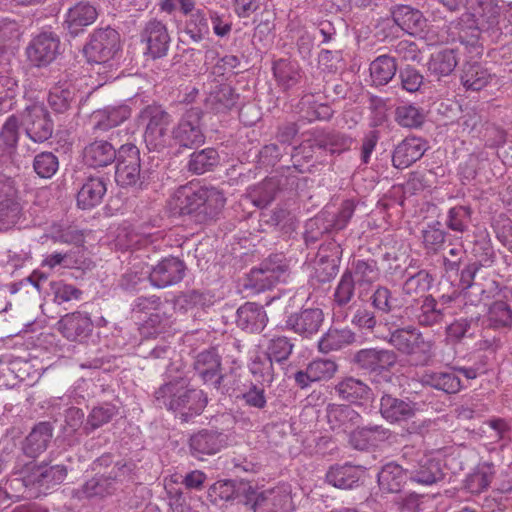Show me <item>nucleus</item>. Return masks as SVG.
<instances>
[{
    "label": "nucleus",
    "mask_w": 512,
    "mask_h": 512,
    "mask_svg": "<svg viewBox=\"0 0 512 512\" xmlns=\"http://www.w3.org/2000/svg\"><path fill=\"white\" fill-rule=\"evenodd\" d=\"M487 319L493 329H509L512 327V308L505 301H494L488 309Z\"/></svg>",
    "instance_id": "63"
},
{
    "label": "nucleus",
    "mask_w": 512,
    "mask_h": 512,
    "mask_svg": "<svg viewBox=\"0 0 512 512\" xmlns=\"http://www.w3.org/2000/svg\"><path fill=\"white\" fill-rule=\"evenodd\" d=\"M226 198L213 186L189 184L180 186L173 195V208L182 216L200 225L216 222L225 206Z\"/></svg>",
    "instance_id": "1"
},
{
    "label": "nucleus",
    "mask_w": 512,
    "mask_h": 512,
    "mask_svg": "<svg viewBox=\"0 0 512 512\" xmlns=\"http://www.w3.org/2000/svg\"><path fill=\"white\" fill-rule=\"evenodd\" d=\"M323 321L324 314L321 309L307 308L288 316L285 327L303 337H310L319 331Z\"/></svg>",
    "instance_id": "32"
},
{
    "label": "nucleus",
    "mask_w": 512,
    "mask_h": 512,
    "mask_svg": "<svg viewBox=\"0 0 512 512\" xmlns=\"http://www.w3.org/2000/svg\"><path fill=\"white\" fill-rule=\"evenodd\" d=\"M495 475V466L491 462H483L465 479V488L471 494H480L488 489Z\"/></svg>",
    "instance_id": "50"
},
{
    "label": "nucleus",
    "mask_w": 512,
    "mask_h": 512,
    "mask_svg": "<svg viewBox=\"0 0 512 512\" xmlns=\"http://www.w3.org/2000/svg\"><path fill=\"white\" fill-rule=\"evenodd\" d=\"M116 490L117 487H114L106 476L95 474L81 485L76 494L79 499L104 498L112 495Z\"/></svg>",
    "instance_id": "53"
},
{
    "label": "nucleus",
    "mask_w": 512,
    "mask_h": 512,
    "mask_svg": "<svg viewBox=\"0 0 512 512\" xmlns=\"http://www.w3.org/2000/svg\"><path fill=\"white\" fill-rule=\"evenodd\" d=\"M158 407L180 414L183 421L200 415L208 404L207 394L189 386V381L178 377L161 385L154 394Z\"/></svg>",
    "instance_id": "3"
},
{
    "label": "nucleus",
    "mask_w": 512,
    "mask_h": 512,
    "mask_svg": "<svg viewBox=\"0 0 512 512\" xmlns=\"http://www.w3.org/2000/svg\"><path fill=\"white\" fill-rule=\"evenodd\" d=\"M239 94L228 84L216 85L205 100L206 107L215 113H225L237 103Z\"/></svg>",
    "instance_id": "45"
},
{
    "label": "nucleus",
    "mask_w": 512,
    "mask_h": 512,
    "mask_svg": "<svg viewBox=\"0 0 512 512\" xmlns=\"http://www.w3.org/2000/svg\"><path fill=\"white\" fill-rule=\"evenodd\" d=\"M267 322L266 311L257 303L246 302L236 311V325L246 333H260L266 327Z\"/></svg>",
    "instance_id": "35"
},
{
    "label": "nucleus",
    "mask_w": 512,
    "mask_h": 512,
    "mask_svg": "<svg viewBox=\"0 0 512 512\" xmlns=\"http://www.w3.org/2000/svg\"><path fill=\"white\" fill-rule=\"evenodd\" d=\"M20 119L10 115L0 129V150L5 155H13L18 147L20 138Z\"/></svg>",
    "instance_id": "54"
},
{
    "label": "nucleus",
    "mask_w": 512,
    "mask_h": 512,
    "mask_svg": "<svg viewBox=\"0 0 512 512\" xmlns=\"http://www.w3.org/2000/svg\"><path fill=\"white\" fill-rule=\"evenodd\" d=\"M76 95V90L72 86H54L49 92L48 104L54 112L63 114L71 108L76 100Z\"/></svg>",
    "instance_id": "62"
},
{
    "label": "nucleus",
    "mask_w": 512,
    "mask_h": 512,
    "mask_svg": "<svg viewBox=\"0 0 512 512\" xmlns=\"http://www.w3.org/2000/svg\"><path fill=\"white\" fill-rule=\"evenodd\" d=\"M428 148V143L423 138L406 137L395 147L392 154V165L397 169L408 168L420 160Z\"/></svg>",
    "instance_id": "30"
},
{
    "label": "nucleus",
    "mask_w": 512,
    "mask_h": 512,
    "mask_svg": "<svg viewBox=\"0 0 512 512\" xmlns=\"http://www.w3.org/2000/svg\"><path fill=\"white\" fill-rule=\"evenodd\" d=\"M348 270L352 272L353 278L357 282L358 297L360 299L367 295L368 289L380 276L378 262L372 257L354 259L352 268Z\"/></svg>",
    "instance_id": "37"
},
{
    "label": "nucleus",
    "mask_w": 512,
    "mask_h": 512,
    "mask_svg": "<svg viewBox=\"0 0 512 512\" xmlns=\"http://www.w3.org/2000/svg\"><path fill=\"white\" fill-rule=\"evenodd\" d=\"M249 482L237 480H219L210 486L208 498L213 504L218 501H234L244 504L252 489Z\"/></svg>",
    "instance_id": "31"
},
{
    "label": "nucleus",
    "mask_w": 512,
    "mask_h": 512,
    "mask_svg": "<svg viewBox=\"0 0 512 512\" xmlns=\"http://www.w3.org/2000/svg\"><path fill=\"white\" fill-rule=\"evenodd\" d=\"M107 192L104 177L91 176L86 179L77 194V205L81 209H91L99 205Z\"/></svg>",
    "instance_id": "41"
},
{
    "label": "nucleus",
    "mask_w": 512,
    "mask_h": 512,
    "mask_svg": "<svg viewBox=\"0 0 512 512\" xmlns=\"http://www.w3.org/2000/svg\"><path fill=\"white\" fill-rule=\"evenodd\" d=\"M420 382L424 387L452 395L459 393L464 387L460 377L453 368L446 370H427L421 375Z\"/></svg>",
    "instance_id": "34"
},
{
    "label": "nucleus",
    "mask_w": 512,
    "mask_h": 512,
    "mask_svg": "<svg viewBox=\"0 0 512 512\" xmlns=\"http://www.w3.org/2000/svg\"><path fill=\"white\" fill-rule=\"evenodd\" d=\"M289 265L283 254H271L251 269L248 274L246 287L255 293L270 290L279 283H284L289 277Z\"/></svg>",
    "instance_id": "6"
},
{
    "label": "nucleus",
    "mask_w": 512,
    "mask_h": 512,
    "mask_svg": "<svg viewBox=\"0 0 512 512\" xmlns=\"http://www.w3.org/2000/svg\"><path fill=\"white\" fill-rule=\"evenodd\" d=\"M220 163V156L216 149L205 148L194 151L188 159L186 168L195 175H202L206 172L213 171Z\"/></svg>",
    "instance_id": "49"
},
{
    "label": "nucleus",
    "mask_w": 512,
    "mask_h": 512,
    "mask_svg": "<svg viewBox=\"0 0 512 512\" xmlns=\"http://www.w3.org/2000/svg\"><path fill=\"white\" fill-rule=\"evenodd\" d=\"M351 323L360 330H366L374 334L378 338L377 333H384L386 327L383 324V319L377 320L376 312L370 310L366 306H360L354 312Z\"/></svg>",
    "instance_id": "61"
},
{
    "label": "nucleus",
    "mask_w": 512,
    "mask_h": 512,
    "mask_svg": "<svg viewBox=\"0 0 512 512\" xmlns=\"http://www.w3.org/2000/svg\"><path fill=\"white\" fill-rule=\"evenodd\" d=\"M228 437L223 432L213 429H202L189 438L190 454L202 459L205 455H214L227 446Z\"/></svg>",
    "instance_id": "24"
},
{
    "label": "nucleus",
    "mask_w": 512,
    "mask_h": 512,
    "mask_svg": "<svg viewBox=\"0 0 512 512\" xmlns=\"http://www.w3.org/2000/svg\"><path fill=\"white\" fill-rule=\"evenodd\" d=\"M384 333L378 339L389 343L396 351L408 356L415 365L426 366L434 357L435 342L425 338L414 325L405 326V316H390L383 322Z\"/></svg>",
    "instance_id": "2"
},
{
    "label": "nucleus",
    "mask_w": 512,
    "mask_h": 512,
    "mask_svg": "<svg viewBox=\"0 0 512 512\" xmlns=\"http://www.w3.org/2000/svg\"><path fill=\"white\" fill-rule=\"evenodd\" d=\"M397 359L395 350L373 347L357 351L352 362L363 371L381 374L390 371L396 365Z\"/></svg>",
    "instance_id": "15"
},
{
    "label": "nucleus",
    "mask_w": 512,
    "mask_h": 512,
    "mask_svg": "<svg viewBox=\"0 0 512 512\" xmlns=\"http://www.w3.org/2000/svg\"><path fill=\"white\" fill-rule=\"evenodd\" d=\"M140 42L144 45L143 53L148 58L156 60L165 57L171 43L167 24L156 18L149 19L141 29Z\"/></svg>",
    "instance_id": "13"
},
{
    "label": "nucleus",
    "mask_w": 512,
    "mask_h": 512,
    "mask_svg": "<svg viewBox=\"0 0 512 512\" xmlns=\"http://www.w3.org/2000/svg\"><path fill=\"white\" fill-rule=\"evenodd\" d=\"M312 141L310 147L329 151L332 155L348 151L354 142L349 135L334 130H317L313 133Z\"/></svg>",
    "instance_id": "40"
},
{
    "label": "nucleus",
    "mask_w": 512,
    "mask_h": 512,
    "mask_svg": "<svg viewBox=\"0 0 512 512\" xmlns=\"http://www.w3.org/2000/svg\"><path fill=\"white\" fill-rule=\"evenodd\" d=\"M209 11L205 9H196L188 15L185 22V33L196 43L202 41L210 31Z\"/></svg>",
    "instance_id": "58"
},
{
    "label": "nucleus",
    "mask_w": 512,
    "mask_h": 512,
    "mask_svg": "<svg viewBox=\"0 0 512 512\" xmlns=\"http://www.w3.org/2000/svg\"><path fill=\"white\" fill-rule=\"evenodd\" d=\"M194 376H196L203 385L211 386L222 392L229 391L227 374L222 371V358L215 347L200 351L192 364Z\"/></svg>",
    "instance_id": "9"
},
{
    "label": "nucleus",
    "mask_w": 512,
    "mask_h": 512,
    "mask_svg": "<svg viewBox=\"0 0 512 512\" xmlns=\"http://www.w3.org/2000/svg\"><path fill=\"white\" fill-rule=\"evenodd\" d=\"M491 74L477 62L463 65L461 83L466 90L480 91L490 82Z\"/></svg>",
    "instance_id": "52"
},
{
    "label": "nucleus",
    "mask_w": 512,
    "mask_h": 512,
    "mask_svg": "<svg viewBox=\"0 0 512 512\" xmlns=\"http://www.w3.org/2000/svg\"><path fill=\"white\" fill-rule=\"evenodd\" d=\"M417 403L408 397L400 398L383 392L379 399V413L390 424H399L413 418L417 412Z\"/></svg>",
    "instance_id": "19"
},
{
    "label": "nucleus",
    "mask_w": 512,
    "mask_h": 512,
    "mask_svg": "<svg viewBox=\"0 0 512 512\" xmlns=\"http://www.w3.org/2000/svg\"><path fill=\"white\" fill-rule=\"evenodd\" d=\"M327 419L332 430L346 432L361 423V415L351 406L344 404H329Z\"/></svg>",
    "instance_id": "42"
},
{
    "label": "nucleus",
    "mask_w": 512,
    "mask_h": 512,
    "mask_svg": "<svg viewBox=\"0 0 512 512\" xmlns=\"http://www.w3.org/2000/svg\"><path fill=\"white\" fill-rule=\"evenodd\" d=\"M60 38L53 31H42L26 47L29 62L35 67H46L60 54Z\"/></svg>",
    "instance_id": "14"
},
{
    "label": "nucleus",
    "mask_w": 512,
    "mask_h": 512,
    "mask_svg": "<svg viewBox=\"0 0 512 512\" xmlns=\"http://www.w3.org/2000/svg\"><path fill=\"white\" fill-rule=\"evenodd\" d=\"M290 496L279 490L258 492L254 487L248 494L244 505L252 512H290Z\"/></svg>",
    "instance_id": "20"
},
{
    "label": "nucleus",
    "mask_w": 512,
    "mask_h": 512,
    "mask_svg": "<svg viewBox=\"0 0 512 512\" xmlns=\"http://www.w3.org/2000/svg\"><path fill=\"white\" fill-rule=\"evenodd\" d=\"M279 190L280 181L278 178L269 177L259 184L249 187L247 190V196L253 205L262 210L275 200Z\"/></svg>",
    "instance_id": "47"
},
{
    "label": "nucleus",
    "mask_w": 512,
    "mask_h": 512,
    "mask_svg": "<svg viewBox=\"0 0 512 512\" xmlns=\"http://www.w3.org/2000/svg\"><path fill=\"white\" fill-rule=\"evenodd\" d=\"M53 430L54 427L51 422L42 421L37 423L23 442V453L30 458H36L43 453L52 439Z\"/></svg>",
    "instance_id": "39"
},
{
    "label": "nucleus",
    "mask_w": 512,
    "mask_h": 512,
    "mask_svg": "<svg viewBox=\"0 0 512 512\" xmlns=\"http://www.w3.org/2000/svg\"><path fill=\"white\" fill-rule=\"evenodd\" d=\"M121 49L119 32L111 26L95 29L83 47V54L89 63L106 64Z\"/></svg>",
    "instance_id": "7"
},
{
    "label": "nucleus",
    "mask_w": 512,
    "mask_h": 512,
    "mask_svg": "<svg viewBox=\"0 0 512 512\" xmlns=\"http://www.w3.org/2000/svg\"><path fill=\"white\" fill-rule=\"evenodd\" d=\"M396 57L390 54L377 56L369 65L372 83L376 87L389 84L399 72Z\"/></svg>",
    "instance_id": "43"
},
{
    "label": "nucleus",
    "mask_w": 512,
    "mask_h": 512,
    "mask_svg": "<svg viewBox=\"0 0 512 512\" xmlns=\"http://www.w3.org/2000/svg\"><path fill=\"white\" fill-rule=\"evenodd\" d=\"M334 389L341 400L352 404L367 400L371 394L370 387L354 377H345L335 385Z\"/></svg>",
    "instance_id": "46"
},
{
    "label": "nucleus",
    "mask_w": 512,
    "mask_h": 512,
    "mask_svg": "<svg viewBox=\"0 0 512 512\" xmlns=\"http://www.w3.org/2000/svg\"><path fill=\"white\" fill-rule=\"evenodd\" d=\"M138 121L145 126L144 132H148L169 127L172 117L161 105L150 104L140 110Z\"/></svg>",
    "instance_id": "51"
},
{
    "label": "nucleus",
    "mask_w": 512,
    "mask_h": 512,
    "mask_svg": "<svg viewBox=\"0 0 512 512\" xmlns=\"http://www.w3.org/2000/svg\"><path fill=\"white\" fill-rule=\"evenodd\" d=\"M186 265L178 257H165L148 271V279L156 288H166L181 282L185 276Z\"/></svg>",
    "instance_id": "21"
},
{
    "label": "nucleus",
    "mask_w": 512,
    "mask_h": 512,
    "mask_svg": "<svg viewBox=\"0 0 512 512\" xmlns=\"http://www.w3.org/2000/svg\"><path fill=\"white\" fill-rule=\"evenodd\" d=\"M458 64L457 53L454 49H443L431 55L428 70L437 77L450 75Z\"/></svg>",
    "instance_id": "55"
},
{
    "label": "nucleus",
    "mask_w": 512,
    "mask_h": 512,
    "mask_svg": "<svg viewBox=\"0 0 512 512\" xmlns=\"http://www.w3.org/2000/svg\"><path fill=\"white\" fill-rule=\"evenodd\" d=\"M343 250L335 240L320 245L312 263L311 280L319 284L329 283L339 272Z\"/></svg>",
    "instance_id": "11"
},
{
    "label": "nucleus",
    "mask_w": 512,
    "mask_h": 512,
    "mask_svg": "<svg viewBox=\"0 0 512 512\" xmlns=\"http://www.w3.org/2000/svg\"><path fill=\"white\" fill-rule=\"evenodd\" d=\"M25 135L34 143L48 141L54 132V122L47 108L40 103L25 107L19 116Z\"/></svg>",
    "instance_id": "10"
},
{
    "label": "nucleus",
    "mask_w": 512,
    "mask_h": 512,
    "mask_svg": "<svg viewBox=\"0 0 512 512\" xmlns=\"http://www.w3.org/2000/svg\"><path fill=\"white\" fill-rule=\"evenodd\" d=\"M115 163V181L122 188L144 190L156 177V171L142 167L140 150L133 143H125L119 147V156Z\"/></svg>",
    "instance_id": "4"
},
{
    "label": "nucleus",
    "mask_w": 512,
    "mask_h": 512,
    "mask_svg": "<svg viewBox=\"0 0 512 512\" xmlns=\"http://www.w3.org/2000/svg\"><path fill=\"white\" fill-rule=\"evenodd\" d=\"M363 472L350 463L331 465L325 474V482L340 490H353L361 485Z\"/></svg>",
    "instance_id": "33"
},
{
    "label": "nucleus",
    "mask_w": 512,
    "mask_h": 512,
    "mask_svg": "<svg viewBox=\"0 0 512 512\" xmlns=\"http://www.w3.org/2000/svg\"><path fill=\"white\" fill-rule=\"evenodd\" d=\"M409 480L406 472V464H398L394 461L384 464L377 474V481L382 492L399 493Z\"/></svg>",
    "instance_id": "38"
},
{
    "label": "nucleus",
    "mask_w": 512,
    "mask_h": 512,
    "mask_svg": "<svg viewBox=\"0 0 512 512\" xmlns=\"http://www.w3.org/2000/svg\"><path fill=\"white\" fill-rule=\"evenodd\" d=\"M404 312L410 315L415 323L424 328L440 325L445 319L442 310L437 308L435 296L431 294L415 300L413 304L405 308Z\"/></svg>",
    "instance_id": "27"
},
{
    "label": "nucleus",
    "mask_w": 512,
    "mask_h": 512,
    "mask_svg": "<svg viewBox=\"0 0 512 512\" xmlns=\"http://www.w3.org/2000/svg\"><path fill=\"white\" fill-rule=\"evenodd\" d=\"M447 233L439 221L427 224L422 230V243L428 253H437L445 243Z\"/></svg>",
    "instance_id": "64"
},
{
    "label": "nucleus",
    "mask_w": 512,
    "mask_h": 512,
    "mask_svg": "<svg viewBox=\"0 0 512 512\" xmlns=\"http://www.w3.org/2000/svg\"><path fill=\"white\" fill-rule=\"evenodd\" d=\"M357 341V335L349 328H330L319 340V350L323 353L341 350Z\"/></svg>",
    "instance_id": "48"
},
{
    "label": "nucleus",
    "mask_w": 512,
    "mask_h": 512,
    "mask_svg": "<svg viewBox=\"0 0 512 512\" xmlns=\"http://www.w3.org/2000/svg\"><path fill=\"white\" fill-rule=\"evenodd\" d=\"M401 458L412 483L431 486L444 479L442 461L430 454L405 446Z\"/></svg>",
    "instance_id": "5"
},
{
    "label": "nucleus",
    "mask_w": 512,
    "mask_h": 512,
    "mask_svg": "<svg viewBox=\"0 0 512 512\" xmlns=\"http://www.w3.org/2000/svg\"><path fill=\"white\" fill-rule=\"evenodd\" d=\"M117 407L110 403H104L92 408L83 426V433L90 435L96 429L109 423L117 414Z\"/></svg>",
    "instance_id": "60"
},
{
    "label": "nucleus",
    "mask_w": 512,
    "mask_h": 512,
    "mask_svg": "<svg viewBox=\"0 0 512 512\" xmlns=\"http://www.w3.org/2000/svg\"><path fill=\"white\" fill-rule=\"evenodd\" d=\"M85 265L84 255L80 248L76 250H70L67 252H54L45 257L42 261L43 267H49L51 269L56 266L63 268H77L81 269Z\"/></svg>",
    "instance_id": "59"
},
{
    "label": "nucleus",
    "mask_w": 512,
    "mask_h": 512,
    "mask_svg": "<svg viewBox=\"0 0 512 512\" xmlns=\"http://www.w3.org/2000/svg\"><path fill=\"white\" fill-rule=\"evenodd\" d=\"M301 69L297 62L279 59L273 64V74L278 84L285 90L295 86L301 77Z\"/></svg>",
    "instance_id": "57"
},
{
    "label": "nucleus",
    "mask_w": 512,
    "mask_h": 512,
    "mask_svg": "<svg viewBox=\"0 0 512 512\" xmlns=\"http://www.w3.org/2000/svg\"><path fill=\"white\" fill-rule=\"evenodd\" d=\"M99 15L95 5L79 1L70 7L64 17L63 29L70 38L84 34L89 26L95 23Z\"/></svg>",
    "instance_id": "17"
},
{
    "label": "nucleus",
    "mask_w": 512,
    "mask_h": 512,
    "mask_svg": "<svg viewBox=\"0 0 512 512\" xmlns=\"http://www.w3.org/2000/svg\"><path fill=\"white\" fill-rule=\"evenodd\" d=\"M20 210L15 179L0 172V228L14 224Z\"/></svg>",
    "instance_id": "23"
},
{
    "label": "nucleus",
    "mask_w": 512,
    "mask_h": 512,
    "mask_svg": "<svg viewBox=\"0 0 512 512\" xmlns=\"http://www.w3.org/2000/svg\"><path fill=\"white\" fill-rule=\"evenodd\" d=\"M131 115L127 105L106 106L90 115L91 135L97 137L126 121Z\"/></svg>",
    "instance_id": "28"
},
{
    "label": "nucleus",
    "mask_w": 512,
    "mask_h": 512,
    "mask_svg": "<svg viewBox=\"0 0 512 512\" xmlns=\"http://www.w3.org/2000/svg\"><path fill=\"white\" fill-rule=\"evenodd\" d=\"M464 309V314L445 328L446 340L452 344H459L465 338H474L479 331L482 314L478 305L465 303Z\"/></svg>",
    "instance_id": "16"
},
{
    "label": "nucleus",
    "mask_w": 512,
    "mask_h": 512,
    "mask_svg": "<svg viewBox=\"0 0 512 512\" xmlns=\"http://www.w3.org/2000/svg\"><path fill=\"white\" fill-rule=\"evenodd\" d=\"M392 21L390 19H382L380 25L384 28H392L398 26L404 32L415 34L422 30L425 26L426 19L423 13L409 5L398 4L390 9Z\"/></svg>",
    "instance_id": "25"
},
{
    "label": "nucleus",
    "mask_w": 512,
    "mask_h": 512,
    "mask_svg": "<svg viewBox=\"0 0 512 512\" xmlns=\"http://www.w3.org/2000/svg\"><path fill=\"white\" fill-rule=\"evenodd\" d=\"M67 467L62 464L51 465L46 462L33 464L23 471L25 487L46 493L48 489L61 484L67 477Z\"/></svg>",
    "instance_id": "12"
},
{
    "label": "nucleus",
    "mask_w": 512,
    "mask_h": 512,
    "mask_svg": "<svg viewBox=\"0 0 512 512\" xmlns=\"http://www.w3.org/2000/svg\"><path fill=\"white\" fill-rule=\"evenodd\" d=\"M369 303L376 313L380 314L383 322L390 316H402L400 307L397 306V298L393 296L392 291L379 285L373 291L369 298Z\"/></svg>",
    "instance_id": "44"
},
{
    "label": "nucleus",
    "mask_w": 512,
    "mask_h": 512,
    "mask_svg": "<svg viewBox=\"0 0 512 512\" xmlns=\"http://www.w3.org/2000/svg\"><path fill=\"white\" fill-rule=\"evenodd\" d=\"M119 156V148L107 140L101 139L90 142L83 149V160L86 165L92 168L107 167L116 162Z\"/></svg>",
    "instance_id": "36"
},
{
    "label": "nucleus",
    "mask_w": 512,
    "mask_h": 512,
    "mask_svg": "<svg viewBox=\"0 0 512 512\" xmlns=\"http://www.w3.org/2000/svg\"><path fill=\"white\" fill-rule=\"evenodd\" d=\"M226 393L250 409L264 410L267 407L268 397L262 383L243 381L240 376L235 375Z\"/></svg>",
    "instance_id": "18"
},
{
    "label": "nucleus",
    "mask_w": 512,
    "mask_h": 512,
    "mask_svg": "<svg viewBox=\"0 0 512 512\" xmlns=\"http://www.w3.org/2000/svg\"><path fill=\"white\" fill-rule=\"evenodd\" d=\"M392 436L393 432L383 424L369 423L362 426L358 424L351 431L348 442L355 450L367 451L389 441Z\"/></svg>",
    "instance_id": "22"
},
{
    "label": "nucleus",
    "mask_w": 512,
    "mask_h": 512,
    "mask_svg": "<svg viewBox=\"0 0 512 512\" xmlns=\"http://www.w3.org/2000/svg\"><path fill=\"white\" fill-rule=\"evenodd\" d=\"M57 330L68 341L83 342L93 331V322L86 312L67 313L57 322Z\"/></svg>",
    "instance_id": "26"
},
{
    "label": "nucleus",
    "mask_w": 512,
    "mask_h": 512,
    "mask_svg": "<svg viewBox=\"0 0 512 512\" xmlns=\"http://www.w3.org/2000/svg\"><path fill=\"white\" fill-rule=\"evenodd\" d=\"M434 276L425 269L409 272L402 284V293L412 297L429 291L433 285Z\"/></svg>",
    "instance_id": "56"
},
{
    "label": "nucleus",
    "mask_w": 512,
    "mask_h": 512,
    "mask_svg": "<svg viewBox=\"0 0 512 512\" xmlns=\"http://www.w3.org/2000/svg\"><path fill=\"white\" fill-rule=\"evenodd\" d=\"M204 112L200 107H190L182 113L172 128V139L180 148L194 149L205 143Z\"/></svg>",
    "instance_id": "8"
},
{
    "label": "nucleus",
    "mask_w": 512,
    "mask_h": 512,
    "mask_svg": "<svg viewBox=\"0 0 512 512\" xmlns=\"http://www.w3.org/2000/svg\"><path fill=\"white\" fill-rule=\"evenodd\" d=\"M259 228L262 232L290 234L295 229V217L285 205L278 204L272 209L264 208L259 214Z\"/></svg>",
    "instance_id": "29"
}]
</instances>
